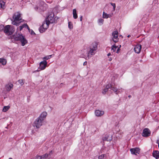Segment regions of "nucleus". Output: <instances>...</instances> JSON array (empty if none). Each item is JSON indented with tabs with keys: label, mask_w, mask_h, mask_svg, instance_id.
Returning a JSON list of instances; mask_svg holds the SVG:
<instances>
[{
	"label": "nucleus",
	"mask_w": 159,
	"mask_h": 159,
	"mask_svg": "<svg viewBox=\"0 0 159 159\" xmlns=\"http://www.w3.org/2000/svg\"><path fill=\"white\" fill-rule=\"evenodd\" d=\"M11 39H14L15 41H20L21 43L22 46H24L27 43V41L25 38L24 36L21 34H16V35H13L11 36Z\"/></svg>",
	"instance_id": "f257e3e1"
},
{
	"label": "nucleus",
	"mask_w": 159,
	"mask_h": 159,
	"mask_svg": "<svg viewBox=\"0 0 159 159\" xmlns=\"http://www.w3.org/2000/svg\"><path fill=\"white\" fill-rule=\"evenodd\" d=\"M46 4L43 1H39L37 3V7L35 9L39 11H44L46 8Z\"/></svg>",
	"instance_id": "f03ea898"
},
{
	"label": "nucleus",
	"mask_w": 159,
	"mask_h": 159,
	"mask_svg": "<svg viewBox=\"0 0 159 159\" xmlns=\"http://www.w3.org/2000/svg\"><path fill=\"white\" fill-rule=\"evenodd\" d=\"M90 50L88 52V57L89 58V55H93L96 53V51L97 49V44L96 43H93L90 46Z\"/></svg>",
	"instance_id": "7ed1b4c3"
},
{
	"label": "nucleus",
	"mask_w": 159,
	"mask_h": 159,
	"mask_svg": "<svg viewBox=\"0 0 159 159\" xmlns=\"http://www.w3.org/2000/svg\"><path fill=\"white\" fill-rule=\"evenodd\" d=\"M10 25H7L5 26L4 29V32L9 35L12 34L15 31V29L12 27L10 28Z\"/></svg>",
	"instance_id": "20e7f679"
},
{
	"label": "nucleus",
	"mask_w": 159,
	"mask_h": 159,
	"mask_svg": "<svg viewBox=\"0 0 159 159\" xmlns=\"http://www.w3.org/2000/svg\"><path fill=\"white\" fill-rule=\"evenodd\" d=\"M50 23L46 20L43 22L41 26L39 28V30L40 33H43L45 31V30L47 29Z\"/></svg>",
	"instance_id": "39448f33"
},
{
	"label": "nucleus",
	"mask_w": 159,
	"mask_h": 159,
	"mask_svg": "<svg viewBox=\"0 0 159 159\" xmlns=\"http://www.w3.org/2000/svg\"><path fill=\"white\" fill-rule=\"evenodd\" d=\"M43 121V119H41L39 118L38 117L34 121L33 124L34 126L36 127L37 128H39L42 125Z\"/></svg>",
	"instance_id": "423d86ee"
},
{
	"label": "nucleus",
	"mask_w": 159,
	"mask_h": 159,
	"mask_svg": "<svg viewBox=\"0 0 159 159\" xmlns=\"http://www.w3.org/2000/svg\"><path fill=\"white\" fill-rule=\"evenodd\" d=\"M54 14L53 13L50 14L46 18V20L50 23H53L55 22V18H54Z\"/></svg>",
	"instance_id": "0eeeda50"
},
{
	"label": "nucleus",
	"mask_w": 159,
	"mask_h": 159,
	"mask_svg": "<svg viewBox=\"0 0 159 159\" xmlns=\"http://www.w3.org/2000/svg\"><path fill=\"white\" fill-rule=\"evenodd\" d=\"M151 134L150 130L148 128H146L143 130L142 135L143 137H148Z\"/></svg>",
	"instance_id": "6e6552de"
},
{
	"label": "nucleus",
	"mask_w": 159,
	"mask_h": 159,
	"mask_svg": "<svg viewBox=\"0 0 159 159\" xmlns=\"http://www.w3.org/2000/svg\"><path fill=\"white\" fill-rule=\"evenodd\" d=\"M105 88L108 90L109 89L111 88V89L113 90L116 94H118V93L120 92V91H118V89L114 87H113L112 85L110 84H107Z\"/></svg>",
	"instance_id": "1a4fd4ad"
},
{
	"label": "nucleus",
	"mask_w": 159,
	"mask_h": 159,
	"mask_svg": "<svg viewBox=\"0 0 159 159\" xmlns=\"http://www.w3.org/2000/svg\"><path fill=\"white\" fill-rule=\"evenodd\" d=\"M112 35L113 36L112 38L113 41L115 43L119 41L117 31H115L113 32Z\"/></svg>",
	"instance_id": "9d476101"
},
{
	"label": "nucleus",
	"mask_w": 159,
	"mask_h": 159,
	"mask_svg": "<svg viewBox=\"0 0 159 159\" xmlns=\"http://www.w3.org/2000/svg\"><path fill=\"white\" fill-rule=\"evenodd\" d=\"M13 18L14 20L19 21L21 19L20 14L18 12L15 13L13 16Z\"/></svg>",
	"instance_id": "9b49d317"
},
{
	"label": "nucleus",
	"mask_w": 159,
	"mask_h": 159,
	"mask_svg": "<svg viewBox=\"0 0 159 159\" xmlns=\"http://www.w3.org/2000/svg\"><path fill=\"white\" fill-rule=\"evenodd\" d=\"M47 63L45 61H42L40 63L39 69L40 70H43L45 69L47 65Z\"/></svg>",
	"instance_id": "f8f14e48"
},
{
	"label": "nucleus",
	"mask_w": 159,
	"mask_h": 159,
	"mask_svg": "<svg viewBox=\"0 0 159 159\" xmlns=\"http://www.w3.org/2000/svg\"><path fill=\"white\" fill-rule=\"evenodd\" d=\"M130 151L132 154L137 155L139 154V148H131Z\"/></svg>",
	"instance_id": "ddd939ff"
},
{
	"label": "nucleus",
	"mask_w": 159,
	"mask_h": 159,
	"mask_svg": "<svg viewBox=\"0 0 159 159\" xmlns=\"http://www.w3.org/2000/svg\"><path fill=\"white\" fill-rule=\"evenodd\" d=\"M104 114V112L103 111L99 110H97L95 111V114L96 116H100Z\"/></svg>",
	"instance_id": "4468645a"
},
{
	"label": "nucleus",
	"mask_w": 159,
	"mask_h": 159,
	"mask_svg": "<svg viewBox=\"0 0 159 159\" xmlns=\"http://www.w3.org/2000/svg\"><path fill=\"white\" fill-rule=\"evenodd\" d=\"M47 113L46 112L44 111L43 112L39 117L40 119H43V120L46 118Z\"/></svg>",
	"instance_id": "2eb2a0df"
},
{
	"label": "nucleus",
	"mask_w": 159,
	"mask_h": 159,
	"mask_svg": "<svg viewBox=\"0 0 159 159\" xmlns=\"http://www.w3.org/2000/svg\"><path fill=\"white\" fill-rule=\"evenodd\" d=\"M13 85L12 84L9 83L6 85V89L7 91H10L13 88Z\"/></svg>",
	"instance_id": "dca6fc26"
},
{
	"label": "nucleus",
	"mask_w": 159,
	"mask_h": 159,
	"mask_svg": "<svg viewBox=\"0 0 159 159\" xmlns=\"http://www.w3.org/2000/svg\"><path fill=\"white\" fill-rule=\"evenodd\" d=\"M152 155L153 157L156 159L159 158V152L158 151H154L152 153Z\"/></svg>",
	"instance_id": "f3484780"
},
{
	"label": "nucleus",
	"mask_w": 159,
	"mask_h": 159,
	"mask_svg": "<svg viewBox=\"0 0 159 159\" xmlns=\"http://www.w3.org/2000/svg\"><path fill=\"white\" fill-rule=\"evenodd\" d=\"M20 30H21L24 28H27L30 31V29L27 24H24L20 26Z\"/></svg>",
	"instance_id": "a211bd4d"
},
{
	"label": "nucleus",
	"mask_w": 159,
	"mask_h": 159,
	"mask_svg": "<svg viewBox=\"0 0 159 159\" xmlns=\"http://www.w3.org/2000/svg\"><path fill=\"white\" fill-rule=\"evenodd\" d=\"M112 14H108L106 13H105L104 12L103 13V17L104 18H107L109 17H111L112 16Z\"/></svg>",
	"instance_id": "6ab92c4d"
},
{
	"label": "nucleus",
	"mask_w": 159,
	"mask_h": 159,
	"mask_svg": "<svg viewBox=\"0 0 159 159\" xmlns=\"http://www.w3.org/2000/svg\"><path fill=\"white\" fill-rule=\"evenodd\" d=\"M73 16L75 19H76L77 18L78 16L76 13V10L75 9H74L73 10Z\"/></svg>",
	"instance_id": "aec40b11"
},
{
	"label": "nucleus",
	"mask_w": 159,
	"mask_h": 159,
	"mask_svg": "<svg viewBox=\"0 0 159 159\" xmlns=\"http://www.w3.org/2000/svg\"><path fill=\"white\" fill-rule=\"evenodd\" d=\"M139 44H137L136 45L135 47L134 48V52L137 53H139Z\"/></svg>",
	"instance_id": "412c9836"
},
{
	"label": "nucleus",
	"mask_w": 159,
	"mask_h": 159,
	"mask_svg": "<svg viewBox=\"0 0 159 159\" xmlns=\"http://www.w3.org/2000/svg\"><path fill=\"white\" fill-rule=\"evenodd\" d=\"M7 62L6 60L4 59L0 58V64L3 65H5Z\"/></svg>",
	"instance_id": "4be33fe9"
},
{
	"label": "nucleus",
	"mask_w": 159,
	"mask_h": 159,
	"mask_svg": "<svg viewBox=\"0 0 159 159\" xmlns=\"http://www.w3.org/2000/svg\"><path fill=\"white\" fill-rule=\"evenodd\" d=\"M5 2L3 1H0V8L2 9H4Z\"/></svg>",
	"instance_id": "5701e85b"
},
{
	"label": "nucleus",
	"mask_w": 159,
	"mask_h": 159,
	"mask_svg": "<svg viewBox=\"0 0 159 159\" xmlns=\"http://www.w3.org/2000/svg\"><path fill=\"white\" fill-rule=\"evenodd\" d=\"M9 108H10V107L8 106H4L3 107V109H2V111L4 112H5L7 111L9 109Z\"/></svg>",
	"instance_id": "b1692460"
},
{
	"label": "nucleus",
	"mask_w": 159,
	"mask_h": 159,
	"mask_svg": "<svg viewBox=\"0 0 159 159\" xmlns=\"http://www.w3.org/2000/svg\"><path fill=\"white\" fill-rule=\"evenodd\" d=\"M117 47V46H116L114 45L112 46L111 50H112L113 52H115L116 51Z\"/></svg>",
	"instance_id": "393cba45"
},
{
	"label": "nucleus",
	"mask_w": 159,
	"mask_h": 159,
	"mask_svg": "<svg viewBox=\"0 0 159 159\" xmlns=\"http://www.w3.org/2000/svg\"><path fill=\"white\" fill-rule=\"evenodd\" d=\"M104 20L102 19H100L98 20V22L100 25H101L103 24Z\"/></svg>",
	"instance_id": "a878e982"
},
{
	"label": "nucleus",
	"mask_w": 159,
	"mask_h": 159,
	"mask_svg": "<svg viewBox=\"0 0 159 159\" xmlns=\"http://www.w3.org/2000/svg\"><path fill=\"white\" fill-rule=\"evenodd\" d=\"M31 159H42L41 156L37 155Z\"/></svg>",
	"instance_id": "bb28decb"
},
{
	"label": "nucleus",
	"mask_w": 159,
	"mask_h": 159,
	"mask_svg": "<svg viewBox=\"0 0 159 159\" xmlns=\"http://www.w3.org/2000/svg\"><path fill=\"white\" fill-rule=\"evenodd\" d=\"M68 27L69 29H71L73 28V25L72 23L70 22H69L68 23Z\"/></svg>",
	"instance_id": "cd10ccee"
},
{
	"label": "nucleus",
	"mask_w": 159,
	"mask_h": 159,
	"mask_svg": "<svg viewBox=\"0 0 159 159\" xmlns=\"http://www.w3.org/2000/svg\"><path fill=\"white\" fill-rule=\"evenodd\" d=\"M48 154L45 153V154L41 156L42 159H44V158L47 157L48 156Z\"/></svg>",
	"instance_id": "c85d7f7f"
},
{
	"label": "nucleus",
	"mask_w": 159,
	"mask_h": 159,
	"mask_svg": "<svg viewBox=\"0 0 159 159\" xmlns=\"http://www.w3.org/2000/svg\"><path fill=\"white\" fill-rule=\"evenodd\" d=\"M16 21L15 20L13 21L12 22V24L16 26H18L19 25V23L16 22Z\"/></svg>",
	"instance_id": "c756f323"
},
{
	"label": "nucleus",
	"mask_w": 159,
	"mask_h": 159,
	"mask_svg": "<svg viewBox=\"0 0 159 159\" xmlns=\"http://www.w3.org/2000/svg\"><path fill=\"white\" fill-rule=\"evenodd\" d=\"M104 156H105L104 154L101 155L99 156L98 159H105L104 158Z\"/></svg>",
	"instance_id": "7c9ffc66"
},
{
	"label": "nucleus",
	"mask_w": 159,
	"mask_h": 159,
	"mask_svg": "<svg viewBox=\"0 0 159 159\" xmlns=\"http://www.w3.org/2000/svg\"><path fill=\"white\" fill-rule=\"evenodd\" d=\"M18 82L21 85H22L24 84V83L23 82V81L22 80H18Z\"/></svg>",
	"instance_id": "2f4dec72"
},
{
	"label": "nucleus",
	"mask_w": 159,
	"mask_h": 159,
	"mask_svg": "<svg viewBox=\"0 0 159 159\" xmlns=\"http://www.w3.org/2000/svg\"><path fill=\"white\" fill-rule=\"evenodd\" d=\"M51 56H52V55L47 56L46 57H44L43 58V59H46V60H48L49 58H50V57H51Z\"/></svg>",
	"instance_id": "473e14b6"
},
{
	"label": "nucleus",
	"mask_w": 159,
	"mask_h": 159,
	"mask_svg": "<svg viewBox=\"0 0 159 159\" xmlns=\"http://www.w3.org/2000/svg\"><path fill=\"white\" fill-rule=\"evenodd\" d=\"M108 90L105 88L103 90L102 92V93H103L104 94H105Z\"/></svg>",
	"instance_id": "72a5a7b5"
},
{
	"label": "nucleus",
	"mask_w": 159,
	"mask_h": 159,
	"mask_svg": "<svg viewBox=\"0 0 159 159\" xmlns=\"http://www.w3.org/2000/svg\"><path fill=\"white\" fill-rule=\"evenodd\" d=\"M5 27L3 25H0V30L2 31L3 30H4Z\"/></svg>",
	"instance_id": "f704fd0d"
},
{
	"label": "nucleus",
	"mask_w": 159,
	"mask_h": 159,
	"mask_svg": "<svg viewBox=\"0 0 159 159\" xmlns=\"http://www.w3.org/2000/svg\"><path fill=\"white\" fill-rule=\"evenodd\" d=\"M110 4L113 7L114 11H115L116 8L115 4L112 3H111Z\"/></svg>",
	"instance_id": "c9c22d12"
},
{
	"label": "nucleus",
	"mask_w": 159,
	"mask_h": 159,
	"mask_svg": "<svg viewBox=\"0 0 159 159\" xmlns=\"http://www.w3.org/2000/svg\"><path fill=\"white\" fill-rule=\"evenodd\" d=\"M35 34V33L32 30L31 32V34Z\"/></svg>",
	"instance_id": "e433bc0d"
},
{
	"label": "nucleus",
	"mask_w": 159,
	"mask_h": 159,
	"mask_svg": "<svg viewBox=\"0 0 159 159\" xmlns=\"http://www.w3.org/2000/svg\"><path fill=\"white\" fill-rule=\"evenodd\" d=\"M120 48H118L117 50V51H116V53H119V51L120 50Z\"/></svg>",
	"instance_id": "4c0bfd02"
},
{
	"label": "nucleus",
	"mask_w": 159,
	"mask_h": 159,
	"mask_svg": "<svg viewBox=\"0 0 159 159\" xmlns=\"http://www.w3.org/2000/svg\"><path fill=\"white\" fill-rule=\"evenodd\" d=\"M87 62L86 61H85V62H84V63H83V65L84 66H85V65H87Z\"/></svg>",
	"instance_id": "58836bf2"
},
{
	"label": "nucleus",
	"mask_w": 159,
	"mask_h": 159,
	"mask_svg": "<svg viewBox=\"0 0 159 159\" xmlns=\"http://www.w3.org/2000/svg\"><path fill=\"white\" fill-rule=\"evenodd\" d=\"M82 18H83V17L82 16H81L80 17V21H82Z\"/></svg>",
	"instance_id": "ea45409f"
},
{
	"label": "nucleus",
	"mask_w": 159,
	"mask_h": 159,
	"mask_svg": "<svg viewBox=\"0 0 159 159\" xmlns=\"http://www.w3.org/2000/svg\"><path fill=\"white\" fill-rule=\"evenodd\" d=\"M139 47H140V51H141V46L140 45Z\"/></svg>",
	"instance_id": "a19ab883"
},
{
	"label": "nucleus",
	"mask_w": 159,
	"mask_h": 159,
	"mask_svg": "<svg viewBox=\"0 0 159 159\" xmlns=\"http://www.w3.org/2000/svg\"><path fill=\"white\" fill-rule=\"evenodd\" d=\"M111 55V53H109L107 54V56H109Z\"/></svg>",
	"instance_id": "79ce46f5"
},
{
	"label": "nucleus",
	"mask_w": 159,
	"mask_h": 159,
	"mask_svg": "<svg viewBox=\"0 0 159 159\" xmlns=\"http://www.w3.org/2000/svg\"><path fill=\"white\" fill-rule=\"evenodd\" d=\"M129 38V37H130V35H128V36H127Z\"/></svg>",
	"instance_id": "37998d69"
},
{
	"label": "nucleus",
	"mask_w": 159,
	"mask_h": 159,
	"mask_svg": "<svg viewBox=\"0 0 159 159\" xmlns=\"http://www.w3.org/2000/svg\"><path fill=\"white\" fill-rule=\"evenodd\" d=\"M158 148H159V142L158 143Z\"/></svg>",
	"instance_id": "c03bdc74"
},
{
	"label": "nucleus",
	"mask_w": 159,
	"mask_h": 159,
	"mask_svg": "<svg viewBox=\"0 0 159 159\" xmlns=\"http://www.w3.org/2000/svg\"><path fill=\"white\" fill-rule=\"evenodd\" d=\"M111 60H112V59H111L110 58V59H109V61H111Z\"/></svg>",
	"instance_id": "a18cd8bd"
},
{
	"label": "nucleus",
	"mask_w": 159,
	"mask_h": 159,
	"mask_svg": "<svg viewBox=\"0 0 159 159\" xmlns=\"http://www.w3.org/2000/svg\"><path fill=\"white\" fill-rule=\"evenodd\" d=\"M9 159H12V158H10Z\"/></svg>",
	"instance_id": "49530a36"
}]
</instances>
